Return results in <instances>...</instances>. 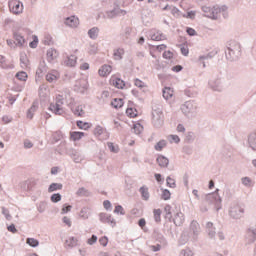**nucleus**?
I'll return each instance as SVG.
<instances>
[{"label": "nucleus", "instance_id": "f257e3e1", "mask_svg": "<svg viewBox=\"0 0 256 256\" xmlns=\"http://www.w3.org/2000/svg\"><path fill=\"white\" fill-rule=\"evenodd\" d=\"M9 10L14 15H21V13H23V3H21L19 0H10Z\"/></svg>", "mask_w": 256, "mask_h": 256}, {"label": "nucleus", "instance_id": "f03ea898", "mask_svg": "<svg viewBox=\"0 0 256 256\" xmlns=\"http://www.w3.org/2000/svg\"><path fill=\"white\" fill-rule=\"evenodd\" d=\"M160 8L162 11H171L173 17H181V11L175 6H170L169 4L163 6V4H160Z\"/></svg>", "mask_w": 256, "mask_h": 256}, {"label": "nucleus", "instance_id": "7ed1b4c3", "mask_svg": "<svg viewBox=\"0 0 256 256\" xmlns=\"http://www.w3.org/2000/svg\"><path fill=\"white\" fill-rule=\"evenodd\" d=\"M110 85H113L116 89H123V87H125V82L121 78L113 75L110 78Z\"/></svg>", "mask_w": 256, "mask_h": 256}, {"label": "nucleus", "instance_id": "20e7f679", "mask_svg": "<svg viewBox=\"0 0 256 256\" xmlns=\"http://www.w3.org/2000/svg\"><path fill=\"white\" fill-rule=\"evenodd\" d=\"M60 77L59 71L51 70L46 74V81H48V83H55Z\"/></svg>", "mask_w": 256, "mask_h": 256}, {"label": "nucleus", "instance_id": "39448f33", "mask_svg": "<svg viewBox=\"0 0 256 256\" xmlns=\"http://www.w3.org/2000/svg\"><path fill=\"white\" fill-rule=\"evenodd\" d=\"M100 221L102 223H108V225H111L112 227H115L116 225L115 218L106 213L100 214Z\"/></svg>", "mask_w": 256, "mask_h": 256}, {"label": "nucleus", "instance_id": "423d86ee", "mask_svg": "<svg viewBox=\"0 0 256 256\" xmlns=\"http://www.w3.org/2000/svg\"><path fill=\"white\" fill-rule=\"evenodd\" d=\"M111 71H113L111 65L105 64L98 70V75L100 77H108V75H111Z\"/></svg>", "mask_w": 256, "mask_h": 256}, {"label": "nucleus", "instance_id": "0eeeda50", "mask_svg": "<svg viewBox=\"0 0 256 256\" xmlns=\"http://www.w3.org/2000/svg\"><path fill=\"white\" fill-rule=\"evenodd\" d=\"M65 25H67L68 27L77 28L79 27V18L75 16H70L65 19Z\"/></svg>", "mask_w": 256, "mask_h": 256}, {"label": "nucleus", "instance_id": "6e6552de", "mask_svg": "<svg viewBox=\"0 0 256 256\" xmlns=\"http://www.w3.org/2000/svg\"><path fill=\"white\" fill-rule=\"evenodd\" d=\"M245 213V209L241 208V206H235L231 208L230 215L234 217V219H239L241 215Z\"/></svg>", "mask_w": 256, "mask_h": 256}, {"label": "nucleus", "instance_id": "1a4fd4ad", "mask_svg": "<svg viewBox=\"0 0 256 256\" xmlns=\"http://www.w3.org/2000/svg\"><path fill=\"white\" fill-rule=\"evenodd\" d=\"M208 9V14H206V17H209L210 19H217L219 17V13H221V8L219 7H213V8H206Z\"/></svg>", "mask_w": 256, "mask_h": 256}, {"label": "nucleus", "instance_id": "9d476101", "mask_svg": "<svg viewBox=\"0 0 256 256\" xmlns=\"http://www.w3.org/2000/svg\"><path fill=\"white\" fill-rule=\"evenodd\" d=\"M72 111L74 115H76L77 117H83V115H85L84 106L81 104H75L72 107Z\"/></svg>", "mask_w": 256, "mask_h": 256}, {"label": "nucleus", "instance_id": "9b49d317", "mask_svg": "<svg viewBox=\"0 0 256 256\" xmlns=\"http://www.w3.org/2000/svg\"><path fill=\"white\" fill-rule=\"evenodd\" d=\"M64 65H66V67H75V65H77V56L75 55L67 56L66 59L64 60Z\"/></svg>", "mask_w": 256, "mask_h": 256}, {"label": "nucleus", "instance_id": "f8f14e48", "mask_svg": "<svg viewBox=\"0 0 256 256\" xmlns=\"http://www.w3.org/2000/svg\"><path fill=\"white\" fill-rule=\"evenodd\" d=\"M49 110L52 111V113H55V115H63V108L59 103L50 104Z\"/></svg>", "mask_w": 256, "mask_h": 256}, {"label": "nucleus", "instance_id": "ddd939ff", "mask_svg": "<svg viewBox=\"0 0 256 256\" xmlns=\"http://www.w3.org/2000/svg\"><path fill=\"white\" fill-rule=\"evenodd\" d=\"M83 137H85V132H79V131L70 132L71 141H81Z\"/></svg>", "mask_w": 256, "mask_h": 256}, {"label": "nucleus", "instance_id": "4468645a", "mask_svg": "<svg viewBox=\"0 0 256 256\" xmlns=\"http://www.w3.org/2000/svg\"><path fill=\"white\" fill-rule=\"evenodd\" d=\"M162 93H163L164 99H166V101H169V99L173 98V95H174L175 91L171 87H165L163 89Z\"/></svg>", "mask_w": 256, "mask_h": 256}, {"label": "nucleus", "instance_id": "2eb2a0df", "mask_svg": "<svg viewBox=\"0 0 256 256\" xmlns=\"http://www.w3.org/2000/svg\"><path fill=\"white\" fill-rule=\"evenodd\" d=\"M76 87L77 91L83 93V91H85L89 87V83L87 82V80L82 79L79 82H77Z\"/></svg>", "mask_w": 256, "mask_h": 256}, {"label": "nucleus", "instance_id": "dca6fc26", "mask_svg": "<svg viewBox=\"0 0 256 256\" xmlns=\"http://www.w3.org/2000/svg\"><path fill=\"white\" fill-rule=\"evenodd\" d=\"M174 223L179 227L181 225H183V223H185V215H183V213L178 212L175 216H174Z\"/></svg>", "mask_w": 256, "mask_h": 256}, {"label": "nucleus", "instance_id": "f3484780", "mask_svg": "<svg viewBox=\"0 0 256 256\" xmlns=\"http://www.w3.org/2000/svg\"><path fill=\"white\" fill-rule=\"evenodd\" d=\"M181 111L184 115H189L193 111V104L191 102H186L181 106Z\"/></svg>", "mask_w": 256, "mask_h": 256}, {"label": "nucleus", "instance_id": "a211bd4d", "mask_svg": "<svg viewBox=\"0 0 256 256\" xmlns=\"http://www.w3.org/2000/svg\"><path fill=\"white\" fill-rule=\"evenodd\" d=\"M57 57H59V53L57 52V50L55 49H49L47 51V60L48 61H55V59H57Z\"/></svg>", "mask_w": 256, "mask_h": 256}, {"label": "nucleus", "instance_id": "6ab92c4d", "mask_svg": "<svg viewBox=\"0 0 256 256\" xmlns=\"http://www.w3.org/2000/svg\"><path fill=\"white\" fill-rule=\"evenodd\" d=\"M140 194L144 201H149L150 195H149V188L147 186H142L140 188Z\"/></svg>", "mask_w": 256, "mask_h": 256}, {"label": "nucleus", "instance_id": "aec40b11", "mask_svg": "<svg viewBox=\"0 0 256 256\" xmlns=\"http://www.w3.org/2000/svg\"><path fill=\"white\" fill-rule=\"evenodd\" d=\"M79 243V239L76 237H70L66 240L65 245L66 247H77Z\"/></svg>", "mask_w": 256, "mask_h": 256}, {"label": "nucleus", "instance_id": "412c9836", "mask_svg": "<svg viewBox=\"0 0 256 256\" xmlns=\"http://www.w3.org/2000/svg\"><path fill=\"white\" fill-rule=\"evenodd\" d=\"M14 39L18 47H23V45H25V38L21 34H15Z\"/></svg>", "mask_w": 256, "mask_h": 256}, {"label": "nucleus", "instance_id": "4be33fe9", "mask_svg": "<svg viewBox=\"0 0 256 256\" xmlns=\"http://www.w3.org/2000/svg\"><path fill=\"white\" fill-rule=\"evenodd\" d=\"M76 125L78 128L82 129L83 131H87L88 129H91V124H89V122H83L79 120L76 122Z\"/></svg>", "mask_w": 256, "mask_h": 256}, {"label": "nucleus", "instance_id": "5701e85b", "mask_svg": "<svg viewBox=\"0 0 256 256\" xmlns=\"http://www.w3.org/2000/svg\"><path fill=\"white\" fill-rule=\"evenodd\" d=\"M63 189V184L52 183L48 188V193H53V191H61Z\"/></svg>", "mask_w": 256, "mask_h": 256}, {"label": "nucleus", "instance_id": "b1692460", "mask_svg": "<svg viewBox=\"0 0 256 256\" xmlns=\"http://www.w3.org/2000/svg\"><path fill=\"white\" fill-rule=\"evenodd\" d=\"M111 105H112V107H114V109H121V107H123V105H124L123 99L115 98L112 101Z\"/></svg>", "mask_w": 256, "mask_h": 256}, {"label": "nucleus", "instance_id": "393cba45", "mask_svg": "<svg viewBox=\"0 0 256 256\" xmlns=\"http://www.w3.org/2000/svg\"><path fill=\"white\" fill-rule=\"evenodd\" d=\"M157 163L160 167H167V165H169V159L165 158V156H159Z\"/></svg>", "mask_w": 256, "mask_h": 256}, {"label": "nucleus", "instance_id": "a878e982", "mask_svg": "<svg viewBox=\"0 0 256 256\" xmlns=\"http://www.w3.org/2000/svg\"><path fill=\"white\" fill-rule=\"evenodd\" d=\"M161 191V199H163V201H169V199H171V192L167 189H161Z\"/></svg>", "mask_w": 256, "mask_h": 256}, {"label": "nucleus", "instance_id": "bb28decb", "mask_svg": "<svg viewBox=\"0 0 256 256\" xmlns=\"http://www.w3.org/2000/svg\"><path fill=\"white\" fill-rule=\"evenodd\" d=\"M126 115H127V117H130L132 119L137 117V109H135V108H127L126 109Z\"/></svg>", "mask_w": 256, "mask_h": 256}, {"label": "nucleus", "instance_id": "cd10ccee", "mask_svg": "<svg viewBox=\"0 0 256 256\" xmlns=\"http://www.w3.org/2000/svg\"><path fill=\"white\" fill-rule=\"evenodd\" d=\"M165 147H167V142L165 140H161L155 145V150L163 151V149H165Z\"/></svg>", "mask_w": 256, "mask_h": 256}, {"label": "nucleus", "instance_id": "c85d7f7f", "mask_svg": "<svg viewBox=\"0 0 256 256\" xmlns=\"http://www.w3.org/2000/svg\"><path fill=\"white\" fill-rule=\"evenodd\" d=\"M88 35L91 39H97V35H99V28H92L89 30Z\"/></svg>", "mask_w": 256, "mask_h": 256}, {"label": "nucleus", "instance_id": "c756f323", "mask_svg": "<svg viewBox=\"0 0 256 256\" xmlns=\"http://www.w3.org/2000/svg\"><path fill=\"white\" fill-rule=\"evenodd\" d=\"M26 243L30 245V247H38L39 246V240L35 238H28L26 240Z\"/></svg>", "mask_w": 256, "mask_h": 256}, {"label": "nucleus", "instance_id": "7c9ffc66", "mask_svg": "<svg viewBox=\"0 0 256 256\" xmlns=\"http://www.w3.org/2000/svg\"><path fill=\"white\" fill-rule=\"evenodd\" d=\"M125 51L123 49H117L114 51V59L119 60L123 58Z\"/></svg>", "mask_w": 256, "mask_h": 256}, {"label": "nucleus", "instance_id": "2f4dec72", "mask_svg": "<svg viewBox=\"0 0 256 256\" xmlns=\"http://www.w3.org/2000/svg\"><path fill=\"white\" fill-rule=\"evenodd\" d=\"M35 111H37V103H33V105L31 106V108L28 111L27 117L29 119H33V114H31V113H35Z\"/></svg>", "mask_w": 256, "mask_h": 256}, {"label": "nucleus", "instance_id": "473e14b6", "mask_svg": "<svg viewBox=\"0 0 256 256\" xmlns=\"http://www.w3.org/2000/svg\"><path fill=\"white\" fill-rule=\"evenodd\" d=\"M16 77H17V79L19 80V81H27V72H18L17 74H16Z\"/></svg>", "mask_w": 256, "mask_h": 256}, {"label": "nucleus", "instance_id": "72a5a7b5", "mask_svg": "<svg viewBox=\"0 0 256 256\" xmlns=\"http://www.w3.org/2000/svg\"><path fill=\"white\" fill-rule=\"evenodd\" d=\"M33 41L29 43V47L31 49H36L37 45H39V38L37 36H32Z\"/></svg>", "mask_w": 256, "mask_h": 256}, {"label": "nucleus", "instance_id": "f704fd0d", "mask_svg": "<svg viewBox=\"0 0 256 256\" xmlns=\"http://www.w3.org/2000/svg\"><path fill=\"white\" fill-rule=\"evenodd\" d=\"M154 219L157 223L161 221V209H154Z\"/></svg>", "mask_w": 256, "mask_h": 256}, {"label": "nucleus", "instance_id": "c9c22d12", "mask_svg": "<svg viewBox=\"0 0 256 256\" xmlns=\"http://www.w3.org/2000/svg\"><path fill=\"white\" fill-rule=\"evenodd\" d=\"M77 195L79 197H87V195H89V191L85 188H80L78 191H77Z\"/></svg>", "mask_w": 256, "mask_h": 256}, {"label": "nucleus", "instance_id": "e433bc0d", "mask_svg": "<svg viewBox=\"0 0 256 256\" xmlns=\"http://www.w3.org/2000/svg\"><path fill=\"white\" fill-rule=\"evenodd\" d=\"M133 130L136 135H139L143 131V126L141 124H134Z\"/></svg>", "mask_w": 256, "mask_h": 256}, {"label": "nucleus", "instance_id": "4c0bfd02", "mask_svg": "<svg viewBox=\"0 0 256 256\" xmlns=\"http://www.w3.org/2000/svg\"><path fill=\"white\" fill-rule=\"evenodd\" d=\"M114 213L120 214V215H125V209H123V206L117 205L114 209Z\"/></svg>", "mask_w": 256, "mask_h": 256}, {"label": "nucleus", "instance_id": "58836bf2", "mask_svg": "<svg viewBox=\"0 0 256 256\" xmlns=\"http://www.w3.org/2000/svg\"><path fill=\"white\" fill-rule=\"evenodd\" d=\"M103 133H105V130L101 126H97L94 129V135H96V137H99V135H103Z\"/></svg>", "mask_w": 256, "mask_h": 256}, {"label": "nucleus", "instance_id": "ea45409f", "mask_svg": "<svg viewBox=\"0 0 256 256\" xmlns=\"http://www.w3.org/2000/svg\"><path fill=\"white\" fill-rule=\"evenodd\" d=\"M108 149L112 151V153H118L119 152V146H115L112 142L108 143Z\"/></svg>", "mask_w": 256, "mask_h": 256}, {"label": "nucleus", "instance_id": "a19ab883", "mask_svg": "<svg viewBox=\"0 0 256 256\" xmlns=\"http://www.w3.org/2000/svg\"><path fill=\"white\" fill-rule=\"evenodd\" d=\"M159 119H163V112L154 111L153 120L154 121H159Z\"/></svg>", "mask_w": 256, "mask_h": 256}, {"label": "nucleus", "instance_id": "79ce46f5", "mask_svg": "<svg viewBox=\"0 0 256 256\" xmlns=\"http://www.w3.org/2000/svg\"><path fill=\"white\" fill-rule=\"evenodd\" d=\"M99 243L100 245H102V247H107L109 243V238H107V236H103L99 239Z\"/></svg>", "mask_w": 256, "mask_h": 256}, {"label": "nucleus", "instance_id": "37998d69", "mask_svg": "<svg viewBox=\"0 0 256 256\" xmlns=\"http://www.w3.org/2000/svg\"><path fill=\"white\" fill-rule=\"evenodd\" d=\"M20 61L23 68L29 67V60L27 59V56H21Z\"/></svg>", "mask_w": 256, "mask_h": 256}, {"label": "nucleus", "instance_id": "c03bdc74", "mask_svg": "<svg viewBox=\"0 0 256 256\" xmlns=\"http://www.w3.org/2000/svg\"><path fill=\"white\" fill-rule=\"evenodd\" d=\"M51 201H52V203H59V201H61V194H59V193L53 194L51 196Z\"/></svg>", "mask_w": 256, "mask_h": 256}, {"label": "nucleus", "instance_id": "a18cd8bd", "mask_svg": "<svg viewBox=\"0 0 256 256\" xmlns=\"http://www.w3.org/2000/svg\"><path fill=\"white\" fill-rule=\"evenodd\" d=\"M71 209H72V206L71 205H64L63 207H62V210H61V213H62V215H65V213H69V211H71Z\"/></svg>", "mask_w": 256, "mask_h": 256}, {"label": "nucleus", "instance_id": "49530a36", "mask_svg": "<svg viewBox=\"0 0 256 256\" xmlns=\"http://www.w3.org/2000/svg\"><path fill=\"white\" fill-rule=\"evenodd\" d=\"M163 57H164V59H173V52H171V51H165L164 53H163Z\"/></svg>", "mask_w": 256, "mask_h": 256}, {"label": "nucleus", "instance_id": "de8ad7c7", "mask_svg": "<svg viewBox=\"0 0 256 256\" xmlns=\"http://www.w3.org/2000/svg\"><path fill=\"white\" fill-rule=\"evenodd\" d=\"M166 182H167L168 187H171V188L175 187V180L172 179L171 177H168L166 179Z\"/></svg>", "mask_w": 256, "mask_h": 256}, {"label": "nucleus", "instance_id": "09e8293b", "mask_svg": "<svg viewBox=\"0 0 256 256\" xmlns=\"http://www.w3.org/2000/svg\"><path fill=\"white\" fill-rule=\"evenodd\" d=\"M183 17L186 19H195V11H190L187 14H184Z\"/></svg>", "mask_w": 256, "mask_h": 256}, {"label": "nucleus", "instance_id": "8fccbe9b", "mask_svg": "<svg viewBox=\"0 0 256 256\" xmlns=\"http://www.w3.org/2000/svg\"><path fill=\"white\" fill-rule=\"evenodd\" d=\"M134 84H135L136 87H140V88L145 87V82H143V81H141L139 79H135L134 80Z\"/></svg>", "mask_w": 256, "mask_h": 256}, {"label": "nucleus", "instance_id": "3c124183", "mask_svg": "<svg viewBox=\"0 0 256 256\" xmlns=\"http://www.w3.org/2000/svg\"><path fill=\"white\" fill-rule=\"evenodd\" d=\"M88 245H94V243H97V236L92 235L90 239L87 240Z\"/></svg>", "mask_w": 256, "mask_h": 256}, {"label": "nucleus", "instance_id": "603ef678", "mask_svg": "<svg viewBox=\"0 0 256 256\" xmlns=\"http://www.w3.org/2000/svg\"><path fill=\"white\" fill-rule=\"evenodd\" d=\"M103 207L104 209H106L107 211H109V209H111V202L109 200H105L103 202Z\"/></svg>", "mask_w": 256, "mask_h": 256}, {"label": "nucleus", "instance_id": "864d4df0", "mask_svg": "<svg viewBox=\"0 0 256 256\" xmlns=\"http://www.w3.org/2000/svg\"><path fill=\"white\" fill-rule=\"evenodd\" d=\"M112 13H114V15H127V11L119 9L112 11Z\"/></svg>", "mask_w": 256, "mask_h": 256}, {"label": "nucleus", "instance_id": "5fc2aeb1", "mask_svg": "<svg viewBox=\"0 0 256 256\" xmlns=\"http://www.w3.org/2000/svg\"><path fill=\"white\" fill-rule=\"evenodd\" d=\"M164 211H165L167 217L171 216V205H166L164 207Z\"/></svg>", "mask_w": 256, "mask_h": 256}, {"label": "nucleus", "instance_id": "6e6d98bb", "mask_svg": "<svg viewBox=\"0 0 256 256\" xmlns=\"http://www.w3.org/2000/svg\"><path fill=\"white\" fill-rule=\"evenodd\" d=\"M170 139L173 143H179V141H181V139L177 135H170Z\"/></svg>", "mask_w": 256, "mask_h": 256}, {"label": "nucleus", "instance_id": "4d7b16f0", "mask_svg": "<svg viewBox=\"0 0 256 256\" xmlns=\"http://www.w3.org/2000/svg\"><path fill=\"white\" fill-rule=\"evenodd\" d=\"M63 223H65V225H67L68 227H71V219H69V217L67 216L63 218Z\"/></svg>", "mask_w": 256, "mask_h": 256}, {"label": "nucleus", "instance_id": "13d9d810", "mask_svg": "<svg viewBox=\"0 0 256 256\" xmlns=\"http://www.w3.org/2000/svg\"><path fill=\"white\" fill-rule=\"evenodd\" d=\"M24 147H25L26 149H31V147H33V143H31V141H29V140H26V141L24 142Z\"/></svg>", "mask_w": 256, "mask_h": 256}, {"label": "nucleus", "instance_id": "bf43d9fd", "mask_svg": "<svg viewBox=\"0 0 256 256\" xmlns=\"http://www.w3.org/2000/svg\"><path fill=\"white\" fill-rule=\"evenodd\" d=\"M157 51L161 52V51H165V49H167V45L162 44V45H158L156 46Z\"/></svg>", "mask_w": 256, "mask_h": 256}, {"label": "nucleus", "instance_id": "052dcab7", "mask_svg": "<svg viewBox=\"0 0 256 256\" xmlns=\"http://www.w3.org/2000/svg\"><path fill=\"white\" fill-rule=\"evenodd\" d=\"M177 131L178 133H185V126H183V124H179L177 126Z\"/></svg>", "mask_w": 256, "mask_h": 256}, {"label": "nucleus", "instance_id": "680f3d73", "mask_svg": "<svg viewBox=\"0 0 256 256\" xmlns=\"http://www.w3.org/2000/svg\"><path fill=\"white\" fill-rule=\"evenodd\" d=\"M182 69L183 67L181 65H177L172 68V71H174L175 73H179V71H182Z\"/></svg>", "mask_w": 256, "mask_h": 256}, {"label": "nucleus", "instance_id": "e2e57ef3", "mask_svg": "<svg viewBox=\"0 0 256 256\" xmlns=\"http://www.w3.org/2000/svg\"><path fill=\"white\" fill-rule=\"evenodd\" d=\"M8 231H10V233H17V228H15V225H10L8 226Z\"/></svg>", "mask_w": 256, "mask_h": 256}, {"label": "nucleus", "instance_id": "0e129e2a", "mask_svg": "<svg viewBox=\"0 0 256 256\" xmlns=\"http://www.w3.org/2000/svg\"><path fill=\"white\" fill-rule=\"evenodd\" d=\"M147 224V222L145 221V219H140L138 222L139 227H141V229H143V227H145V225Z\"/></svg>", "mask_w": 256, "mask_h": 256}, {"label": "nucleus", "instance_id": "69168bd1", "mask_svg": "<svg viewBox=\"0 0 256 256\" xmlns=\"http://www.w3.org/2000/svg\"><path fill=\"white\" fill-rule=\"evenodd\" d=\"M181 53L182 55H185V57H187L189 55V49L188 48H181Z\"/></svg>", "mask_w": 256, "mask_h": 256}, {"label": "nucleus", "instance_id": "338daca9", "mask_svg": "<svg viewBox=\"0 0 256 256\" xmlns=\"http://www.w3.org/2000/svg\"><path fill=\"white\" fill-rule=\"evenodd\" d=\"M80 69L82 71H87V69H89V63H84L80 66Z\"/></svg>", "mask_w": 256, "mask_h": 256}, {"label": "nucleus", "instance_id": "774afa93", "mask_svg": "<svg viewBox=\"0 0 256 256\" xmlns=\"http://www.w3.org/2000/svg\"><path fill=\"white\" fill-rule=\"evenodd\" d=\"M187 33H188V35L193 36V35H195V29L187 28Z\"/></svg>", "mask_w": 256, "mask_h": 256}]
</instances>
